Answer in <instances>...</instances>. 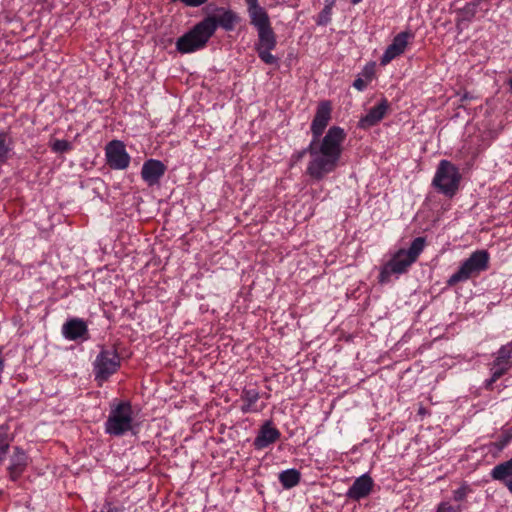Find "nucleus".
Listing matches in <instances>:
<instances>
[{
    "label": "nucleus",
    "mask_w": 512,
    "mask_h": 512,
    "mask_svg": "<svg viewBox=\"0 0 512 512\" xmlns=\"http://www.w3.org/2000/svg\"><path fill=\"white\" fill-rule=\"evenodd\" d=\"M332 106L330 101H321L316 109L310 130L312 140L308 146L311 160L306 173L315 180H322L327 174L336 170L343 152L346 133L339 126H332L320 139L331 120Z\"/></svg>",
    "instance_id": "obj_1"
},
{
    "label": "nucleus",
    "mask_w": 512,
    "mask_h": 512,
    "mask_svg": "<svg viewBox=\"0 0 512 512\" xmlns=\"http://www.w3.org/2000/svg\"><path fill=\"white\" fill-rule=\"evenodd\" d=\"M427 245L425 237H416L410 244L409 248H399L395 251L391 258L382 265L379 273V282L387 283L392 276L397 278L408 272L409 268L417 261L420 254Z\"/></svg>",
    "instance_id": "obj_2"
},
{
    "label": "nucleus",
    "mask_w": 512,
    "mask_h": 512,
    "mask_svg": "<svg viewBox=\"0 0 512 512\" xmlns=\"http://www.w3.org/2000/svg\"><path fill=\"white\" fill-rule=\"evenodd\" d=\"M137 427L134 411L129 401H114L110 404L109 414L104 423L106 434L121 437L128 433L134 434Z\"/></svg>",
    "instance_id": "obj_3"
},
{
    "label": "nucleus",
    "mask_w": 512,
    "mask_h": 512,
    "mask_svg": "<svg viewBox=\"0 0 512 512\" xmlns=\"http://www.w3.org/2000/svg\"><path fill=\"white\" fill-rule=\"evenodd\" d=\"M215 33V24L211 18H204L191 30L179 37L176 49L181 54L193 53L203 49Z\"/></svg>",
    "instance_id": "obj_4"
},
{
    "label": "nucleus",
    "mask_w": 512,
    "mask_h": 512,
    "mask_svg": "<svg viewBox=\"0 0 512 512\" xmlns=\"http://www.w3.org/2000/svg\"><path fill=\"white\" fill-rule=\"evenodd\" d=\"M250 24L257 30L258 40L255 43V50L258 57L265 64H277L278 58L271 54L277 45L276 34L271 26L270 17H263L256 21H251Z\"/></svg>",
    "instance_id": "obj_5"
},
{
    "label": "nucleus",
    "mask_w": 512,
    "mask_h": 512,
    "mask_svg": "<svg viewBox=\"0 0 512 512\" xmlns=\"http://www.w3.org/2000/svg\"><path fill=\"white\" fill-rule=\"evenodd\" d=\"M490 255L486 250H476L469 258L464 260L458 270L453 273L447 283L450 286L465 282L473 276L479 275L489 267Z\"/></svg>",
    "instance_id": "obj_6"
},
{
    "label": "nucleus",
    "mask_w": 512,
    "mask_h": 512,
    "mask_svg": "<svg viewBox=\"0 0 512 512\" xmlns=\"http://www.w3.org/2000/svg\"><path fill=\"white\" fill-rule=\"evenodd\" d=\"M461 175L458 168L448 160H441L434 179L435 188L448 197H453L458 191Z\"/></svg>",
    "instance_id": "obj_7"
},
{
    "label": "nucleus",
    "mask_w": 512,
    "mask_h": 512,
    "mask_svg": "<svg viewBox=\"0 0 512 512\" xmlns=\"http://www.w3.org/2000/svg\"><path fill=\"white\" fill-rule=\"evenodd\" d=\"M121 366V358L116 349L102 348L93 362V373L95 380L102 385Z\"/></svg>",
    "instance_id": "obj_8"
},
{
    "label": "nucleus",
    "mask_w": 512,
    "mask_h": 512,
    "mask_svg": "<svg viewBox=\"0 0 512 512\" xmlns=\"http://www.w3.org/2000/svg\"><path fill=\"white\" fill-rule=\"evenodd\" d=\"M105 157L107 165L114 170H124L128 168L131 157L127 153L125 145L120 140H112L105 147Z\"/></svg>",
    "instance_id": "obj_9"
},
{
    "label": "nucleus",
    "mask_w": 512,
    "mask_h": 512,
    "mask_svg": "<svg viewBox=\"0 0 512 512\" xmlns=\"http://www.w3.org/2000/svg\"><path fill=\"white\" fill-rule=\"evenodd\" d=\"M414 38V34L410 31H403L397 34L390 45L386 48L383 53L380 64L386 66L393 59L403 54L410 42Z\"/></svg>",
    "instance_id": "obj_10"
},
{
    "label": "nucleus",
    "mask_w": 512,
    "mask_h": 512,
    "mask_svg": "<svg viewBox=\"0 0 512 512\" xmlns=\"http://www.w3.org/2000/svg\"><path fill=\"white\" fill-rule=\"evenodd\" d=\"M167 170L166 165L157 159L146 160L141 168V178L148 187L159 186Z\"/></svg>",
    "instance_id": "obj_11"
},
{
    "label": "nucleus",
    "mask_w": 512,
    "mask_h": 512,
    "mask_svg": "<svg viewBox=\"0 0 512 512\" xmlns=\"http://www.w3.org/2000/svg\"><path fill=\"white\" fill-rule=\"evenodd\" d=\"M281 433L272 421H265L259 428V431L253 441L256 450H263L279 440Z\"/></svg>",
    "instance_id": "obj_12"
},
{
    "label": "nucleus",
    "mask_w": 512,
    "mask_h": 512,
    "mask_svg": "<svg viewBox=\"0 0 512 512\" xmlns=\"http://www.w3.org/2000/svg\"><path fill=\"white\" fill-rule=\"evenodd\" d=\"M374 487V481L368 473L357 477L346 492V497L354 501H360L368 497Z\"/></svg>",
    "instance_id": "obj_13"
},
{
    "label": "nucleus",
    "mask_w": 512,
    "mask_h": 512,
    "mask_svg": "<svg viewBox=\"0 0 512 512\" xmlns=\"http://www.w3.org/2000/svg\"><path fill=\"white\" fill-rule=\"evenodd\" d=\"M512 366V342L503 345L496 353V357L491 364L490 370H494V379H499Z\"/></svg>",
    "instance_id": "obj_14"
},
{
    "label": "nucleus",
    "mask_w": 512,
    "mask_h": 512,
    "mask_svg": "<svg viewBox=\"0 0 512 512\" xmlns=\"http://www.w3.org/2000/svg\"><path fill=\"white\" fill-rule=\"evenodd\" d=\"M62 335L69 341L87 340L89 338L88 326L81 318L69 319L62 326Z\"/></svg>",
    "instance_id": "obj_15"
},
{
    "label": "nucleus",
    "mask_w": 512,
    "mask_h": 512,
    "mask_svg": "<svg viewBox=\"0 0 512 512\" xmlns=\"http://www.w3.org/2000/svg\"><path fill=\"white\" fill-rule=\"evenodd\" d=\"M389 108L390 104L388 100L386 98L381 99L376 106L368 110L365 116L360 118L358 127L361 129H369L375 126L385 117Z\"/></svg>",
    "instance_id": "obj_16"
},
{
    "label": "nucleus",
    "mask_w": 512,
    "mask_h": 512,
    "mask_svg": "<svg viewBox=\"0 0 512 512\" xmlns=\"http://www.w3.org/2000/svg\"><path fill=\"white\" fill-rule=\"evenodd\" d=\"M29 463V456L20 447H14L13 454L10 456V463L7 468L9 478L17 481L25 472Z\"/></svg>",
    "instance_id": "obj_17"
},
{
    "label": "nucleus",
    "mask_w": 512,
    "mask_h": 512,
    "mask_svg": "<svg viewBox=\"0 0 512 512\" xmlns=\"http://www.w3.org/2000/svg\"><path fill=\"white\" fill-rule=\"evenodd\" d=\"M260 393L257 389L244 388L240 395L242 413H259L265 408L264 403H259Z\"/></svg>",
    "instance_id": "obj_18"
},
{
    "label": "nucleus",
    "mask_w": 512,
    "mask_h": 512,
    "mask_svg": "<svg viewBox=\"0 0 512 512\" xmlns=\"http://www.w3.org/2000/svg\"><path fill=\"white\" fill-rule=\"evenodd\" d=\"M217 15L208 16L215 24V31L218 26L226 31H232L236 24L240 21L239 16L230 9L217 8Z\"/></svg>",
    "instance_id": "obj_19"
},
{
    "label": "nucleus",
    "mask_w": 512,
    "mask_h": 512,
    "mask_svg": "<svg viewBox=\"0 0 512 512\" xmlns=\"http://www.w3.org/2000/svg\"><path fill=\"white\" fill-rule=\"evenodd\" d=\"M493 480L501 482L512 494V458L495 465L490 471Z\"/></svg>",
    "instance_id": "obj_20"
},
{
    "label": "nucleus",
    "mask_w": 512,
    "mask_h": 512,
    "mask_svg": "<svg viewBox=\"0 0 512 512\" xmlns=\"http://www.w3.org/2000/svg\"><path fill=\"white\" fill-rule=\"evenodd\" d=\"M511 441L512 428L503 427L496 440L486 444L485 448L489 454H491L493 457H497L510 444Z\"/></svg>",
    "instance_id": "obj_21"
},
{
    "label": "nucleus",
    "mask_w": 512,
    "mask_h": 512,
    "mask_svg": "<svg viewBox=\"0 0 512 512\" xmlns=\"http://www.w3.org/2000/svg\"><path fill=\"white\" fill-rule=\"evenodd\" d=\"M279 482L284 489H291L297 486L301 480V473L294 468L279 473Z\"/></svg>",
    "instance_id": "obj_22"
},
{
    "label": "nucleus",
    "mask_w": 512,
    "mask_h": 512,
    "mask_svg": "<svg viewBox=\"0 0 512 512\" xmlns=\"http://www.w3.org/2000/svg\"><path fill=\"white\" fill-rule=\"evenodd\" d=\"M13 150V140L9 135L0 131V165L5 164L11 157Z\"/></svg>",
    "instance_id": "obj_23"
},
{
    "label": "nucleus",
    "mask_w": 512,
    "mask_h": 512,
    "mask_svg": "<svg viewBox=\"0 0 512 512\" xmlns=\"http://www.w3.org/2000/svg\"><path fill=\"white\" fill-rule=\"evenodd\" d=\"M245 2L247 4L250 22L269 16L265 8L259 4L258 0H245Z\"/></svg>",
    "instance_id": "obj_24"
},
{
    "label": "nucleus",
    "mask_w": 512,
    "mask_h": 512,
    "mask_svg": "<svg viewBox=\"0 0 512 512\" xmlns=\"http://www.w3.org/2000/svg\"><path fill=\"white\" fill-rule=\"evenodd\" d=\"M471 493H473L472 486L464 481L457 489L453 490V500L456 502H462L466 500Z\"/></svg>",
    "instance_id": "obj_25"
},
{
    "label": "nucleus",
    "mask_w": 512,
    "mask_h": 512,
    "mask_svg": "<svg viewBox=\"0 0 512 512\" xmlns=\"http://www.w3.org/2000/svg\"><path fill=\"white\" fill-rule=\"evenodd\" d=\"M50 147L55 153H66L72 150V144L67 140L56 139L51 144Z\"/></svg>",
    "instance_id": "obj_26"
},
{
    "label": "nucleus",
    "mask_w": 512,
    "mask_h": 512,
    "mask_svg": "<svg viewBox=\"0 0 512 512\" xmlns=\"http://www.w3.org/2000/svg\"><path fill=\"white\" fill-rule=\"evenodd\" d=\"M333 6H334V4L325 2V6L318 16L317 23L319 25H325L330 21V16H331Z\"/></svg>",
    "instance_id": "obj_27"
},
{
    "label": "nucleus",
    "mask_w": 512,
    "mask_h": 512,
    "mask_svg": "<svg viewBox=\"0 0 512 512\" xmlns=\"http://www.w3.org/2000/svg\"><path fill=\"white\" fill-rule=\"evenodd\" d=\"M9 442L7 438V434L3 431H0V461H2L8 451Z\"/></svg>",
    "instance_id": "obj_28"
},
{
    "label": "nucleus",
    "mask_w": 512,
    "mask_h": 512,
    "mask_svg": "<svg viewBox=\"0 0 512 512\" xmlns=\"http://www.w3.org/2000/svg\"><path fill=\"white\" fill-rule=\"evenodd\" d=\"M436 512H462V508L459 505H452L449 502H441Z\"/></svg>",
    "instance_id": "obj_29"
},
{
    "label": "nucleus",
    "mask_w": 512,
    "mask_h": 512,
    "mask_svg": "<svg viewBox=\"0 0 512 512\" xmlns=\"http://www.w3.org/2000/svg\"><path fill=\"white\" fill-rule=\"evenodd\" d=\"M122 510H123L122 507L115 506L114 504H112L110 502H106L103 505L101 512H121Z\"/></svg>",
    "instance_id": "obj_30"
},
{
    "label": "nucleus",
    "mask_w": 512,
    "mask_h": 512,
    "mask_svg": "<svg viewBox=\"0 0 512 512\" xmlns=\"http://www.w3.org/2000/svg\"><path fill=\"white\" fill-rule=\"evenodd\" d=\"M367 84L368 82L360 77L355 79L353 82V86L359 91L364 90L367 87Z\"/></svg>",
    "instance_id": "obj_31"
},
{
    "label": "nucleus",
    "mask_w": 512,
    "mask_h": 512,
    "mask_svg": "<svg viewBox=\"0 0 512 512\" xmlns=\"http://www.w3.org/2000/svg\"><path fill=\"white\" fill-rule=\"evenodd\" d=\"M306 153H309L308 147L302 151H299V152L293 154L292 159L295 162H297V161L301 160Z\"/></svg>",
    "instance_id": "obj_32"
},
{
    "label": "nucleus",
    "mask_w": 512,
    "mask_h": 512,
    "mask_svg": "<svg viewBox=\"0 0 512 512\" xmlns=\"http://www.w3.org/2000/svg\"><path fill=\"white\" fill-rule=\"evenodd\" d=\"M5 369V358L2 354V351H0V384L2 383V374Z\"/></svg>",
    "instance_id": "obj_33"
},
{
    "label": "nucleus",
    "mask_w": 512,
    "mask_h": 512,
    "mask_svg": "<svg viewBox=\"0 0 512 512\" xmlns=\"http://www.w3.org/2000/svg\"><path fill=\"white\" fill-rule=\"evenodd\" d=\"M363 75L366 77V81L369 82L372 79L373 76V70L372 69H365L363 72Z\"/></svg>",
    "instance_id": "obj_34"
},
{
    "label": "nucleus",
    "mask_w": 512,
    "mask_h": 512,
    "mask_svg": "<svg viewBox=\"0 0 512 512\" xmlns=\"http://www.w3.org/2000/svg\"><path fill=\"white\" fill-rule=\"evenodd\" d=\"M491 371V378L486 380V387H490L493 383H495L498 379H494V370Z\"/></svg>",
    "instance_id": "obj_35"
},
{
    "label": "nucleus",
    "mask_w": 512,
    "mask_h": 512,
    "mask_svg": "<svg viewBox=\"0 0 512 512\" xmlns=\"http://www.w3.org/2000/svg\"><path fill=\"white\" fill-rule=\"evenodd\" d=\"M350 1H351V3H352V4H354V5H355V4L360 3L362 0H350Z\"/></svg>",
    "instance_id": "obj_36"
},
{
    "label": "nucleus",
    "mask_w": 512,
    "mask_h": 512,
    "mask_svg": "<svg viewBox=\"0 0 512 512\" xmlns=\"http://www.w3.org/2000/svg\"><path fill=\"white\" fill-rule=\"evenodd\" d=\"M509 86H510V90L512 91V77L509 79Z\"/></svg>",
    "instance_id": "obj_37"
},
{
    "label": "nucleus",
    "mask_w": 512,
    "mask_h": 512,
    "mask_svg": "<svg viewBox=\"0 0 512 512\" xmlns=\"http://www.w3.org/2000/svg\"><path fill=\"white\" fill-rule=\"evenodd\" d=\"M335 1H336V0H326L325 2L335 4Z\"/></svg>",
    "instance_id": "obj_38"
}]
</instances>
